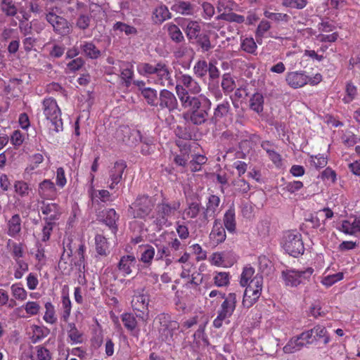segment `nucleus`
I'll use <instances>...</instances> for the list:
<instances>
[{
    "label": "nucleus",
    "mask_w": 360,
    "mask_h": 360,
    "mask_svg": "<svg viewBox=\"0 0 360 360\" xmlns=\"http://www.w3.org/2000/svg\"><path fill=\"white\" fill-rule=\"evenodd\" d=\"M209 64L205 60H199L195 63L193 67V72L197 77L202 78L207 73Z\"/></svg>",
    "instance_id": "nucleus-47"
},
{
    "label": "nucleus",
    "mask_w": 360,
    "mask_h": 360,
    "mask_svg": "<svg viewBox=\"0 0 360 360\" xmlns=\"http://www.w3.org/2000/svg\"><path fill=\"white\" fill-rule=\"evenodd\" d=\"M310 162L316 169H319L326 166L328 160L323 155L318 154L316 155H311Z\"/></svg>",
    "instance_id": "nucleus-53"
},
{
    "label": "nucleus",
    "mask_w": 360,
    "mask_h": 360,
    "mask_svg": "<svg viewBox=\"0 0 360 360\" xmlns=\"http://www.w3.org/2000/svg\"><path fill=\"white\" fill-rule=\"evenodd\" d=\"M40 210L42 214L45 215L43 220L44 221L56 223L61 215V210L60 206L54 202H46L42 200Z\"/></svg>",
    "instance_id": "nucleus-16"
},
{
    "label": "nucleus",
    "mask_w": 360,
    "mask_h": 360,
    "mask_svg": "<svg viewBox=\"0 0 360 360\" xmlns=\"http://www.w3.org/2000/svg\"><path fill=\"white\" fill-rule=\"evenodd\" d=\"M283 248L290 255L297 257L304 252L301 233L297 231H288L283 239Z\"/></svg>",
    "instance_id": "nucleus-5"
},
{
    "label": "nucleus",
    "mask_w": 360,
    "mask_h": 360,
    "mask_svg": "<svg viewBox=\"0 0 360 360\" xmlns=\"http://www.w3.org/2000/svg\"><path fill=\"white\" fill-rule=\"evenodd\" d=\"M159 321L160 323L159 333H161L162 340L167 341L169 338H172L174 332L179 329V323L171 320L170 316L165 314L159 315Z\"/></svg>",
    "instance_id": "nucleus-15"
},
{
    "label": "nucleus",
    "mask_w": 360,
    "mask_h": 360,
    "mask_svg": "<svg viewBox=\"0 0 360 360\" xmlns=\"http://www.w3.org/2000/svg\"><path fill=\"white\" fill-rule=\"evenodd\" d=\"M155 201L147 195L138 197L129 206V213L134 218H144L153 210Z\"/></svg>",
    "instance_id": "nucleus-10"
},
{
    "label": "nucleus",
    "mask_w": 360,
    "mask_h": 360,
    "mask_svg": "<svg viewBox=\"0 0 360 360\" xmlns=\"http://www.w3.org/2000/svg\"><path fill=\"white\" fill-rule=\"evenodd\" d=\"M231 276L229 272L215 271L213 276V281L217 287H226L230 283Z\"/></svg>",
    "instance_id": "nucleus-36"
},
{
    "label": "nucleus",
    "mask_w": 360,
    "mask_h": 360,
    "mask_svg": "<svg viewBox=\"0 0 360 360\" xmlns=\"http://www.w3.org/2000/svg\"><path fill=\"white\" fill-rule=\"evenodd\" d=\"M38 193L44 200H54L57 196L56 186L49 179H45L39 184Z\"/></svg>",
    "instance_id": "nucleus-18"
},
{
    "label": "nucleus",
    "mask_w": 360,
    "mask_h": 360,
    "mask_svg": "<svg viewBox=\"0 0 360 360\" xmlns=\"http://www.w3.org/2000/svg\"><path fill=\"white\" fill-rule=\"evenodd\" d=\"M119 215L114 209H108L103 211V221L110 229L113 233L117 231V221Z\"/></svg>",
    "instance_id": "nucleus-23"
},
{
    "label": "nucleus",
    "mask_w": 360,
    "mask_h": 360,
    "mask_svg": "<svg viewBox=\"0 0 360 360\" xmlns=\"http://www.w3.org/2000/svg\"><path fill=\"white\" fill-rule=\"evenodd\" d=\"M172 71L165 64L159 63V84L172 89L174 81L172 77Z\"/></svg>",
    "instance_id": "nucleus-20"
},
{
    "label": "nucleus",
    "mask_w": 360,
    "mask_h": 360,
    "mask_svg": "<svg viewBox=\"0 0 360 360\" xmlns=\"http://www.w3.org/2000/svg\"><path fill=\"white\" fill-rule=\"evenodd\" d=\"M159 100L161 107L167 108L169 110L174 109L177 105V101L175 96L169 90H162Z\"/></svg>",
    "instance_id": "nucleus-22"
},
{
    "label": "nucleus",
    "mask_w": 360,
    "mask_h": 360,
    "mask_svg": "<svg viewBox=\"0 0 360 360\" xmlns=\"http://www.w3.org/2000/svg\"><path fill=\"white\" fill-rule=\"evenodd\" d=\"M136 259L133 255H124L121 257L118 263V269L124 276L129 275L132 271V268L135 267Z\"/></svg>",
    "instance_id": "nucleus-25"
},
{
    "label": "nucleus",
    "mask_w": 360,
    "mask_h": 360,
    "mask_svg": "<svg viewBox=\"0 0 360 360\" xmlns=\"http://www.w3.org/2000/svg\"><path fill=\"white\" fill-rule=\"evenodd\" d=\"M358 94L356 86L352 82H347L345 86V96L342 98L344 103L347 104L353 101Z\"/></svg>",
    "instance_id": "nucleus-38"
},
{
    "label": "nucleus",
    "mask_w": 360,
    "mask_h": 360,
    "mask_svg": "<svg viewBox=\"0 0 360 360\" xmlns=\"http://www.w3.org/2000/svg\"><path fill=\"white\" fill-rule=\"evenodd\" d=\"M179 207V201L163 199L159 204V226H170Z\"/></svg>",
    "instance_id": "nucleus-8"
},
{
    "label": "nucleus",
    "mask_w": 360,
    "mask_h": 360,
    "mask_svg": "<svg viewBox=\"0 0 360 360\" xmlns=\"http://www.w3.org/2000/svg\"><path fill=\"white\" fill-rule=\"evenodd\" d=\"M201 210V205L199 202H191L188 204V206L184 211V214L186 218L195 219L196 218Z\"/></svg>",
    "instance_id": "nucleus-40"
},
{
    "label": "nucleus",
    "mask_w": 360,
    "mask_h": 360,
    "mask_svg": "<svg viewBox=\"0 0 360 360\" xmlns=\"http://www.w3.org/2000/svg\"><path fill=\"white\" fill-rule=\"evenodd\" d=\"M46 20L52 26L56 34L64 37L70 33V23L65 18L58 15L53 8L50 9L46 13Z\"/></svg>",
    "instance_id": "nucleus-11"
},
{
    "label": "nucleus",
    "mask_w": 360,
    "mask_h": 360,
    "mask_svg": "<svg viewBox=\"0 0 360 360\" xmlns=\"http://www.w3.org/2000/svg\"><path fill=\"white\" fill-rule=\"evenodd\" d=\"M21 223L22 220L18 214H15L7 222V234L12 237L15 238L21 232Z\"/></svg>",
    "instance_id": "nucleus-24"
},
{
    "label": "nucleus",
    "mask_w": 360,
    "mask_h": 360,
    "mask_svg": "<svg viewBox=\"0 0 360 360\" xmlns=\"http://www.w3.org/2000/svg\"><path fill=\"white\" fill-rule=\"evenodd\" d=\"M127 167L126 162L119 160L114 163V165L109 170V178L111 184L109 185L110 189H113L122 179V175Z\"/></svg>",
    "instance_id": "nucleus-17"
},
{
    "label": "nucleus",
    "mask_w": 360,
    "mask_h": 360,
    "mask_svg": "<svg viewBox=\"0 0 360 360\" xmlns=\"http://www.w3.org/2000/svg\"><path fill=\"white\" fill-rule=\"evenodd\" d=\"M15 191L19 194L20 196L27 195L29 193V186L27 183L18 181L14 184Z\"/></svg>",
    "instance_id": "nucleus-62"
},
{
    "label": "nucleus",
    "mask_w": 360,
    "mask_h": 360,
    "mask_svg": "<svg viewBox=\"0 0 360 360\" xmlns=\"http://www.w3.org/2000/svg\"><path fill=\"white\" fill-rule=\"evenodd\" d=\"M322 80V75L320 73L316 74L313 77H309L304 71H292L287 72L285 82L292 89H299L309 84L314 86Z\"/></svg>",
    "instance_id": "nucleus-4"
},
{
    "label": "nucleus",
    "mask_w": 360,
    "mask_h": 360,
    "mask_svg": "<svg viewBox=\"0 0 360 360\" xmlns=\"http://www.w3.org/2000/svg\"><path fill=\"white\" fill-rule=\"evenodd\" d=\"M82 53L91 59H97L101 56V51L91 41H84L80 45Z\"/></svg>",
    "instance_id": "nucleus-29"
},
{
    "label": "nucleus",
    "mask_w": 360,
    "mask_h": 360,
    "mask_svg": "<svg viewBox=\"0 0 360 360\" xmlns=\"http://www.w3.org/2000/svg\"><path fill=\"white\" fill-rule=\"evenodd\" d=\"M164 28L167 30L171 39L176 43L184 40V36L179 27L174 24H167Z\"/></svg>",
    "instance_id": "nucleus-37"
},
{
    "label": "nucleus",
    "mask_w": 360,
    "mask_h": 360,
    "mask_svg": "<svg viewBox=\"0 0 360 360\" xmlns=\"http://www.w3.org/2000/svg\"><path fill=\"white\" fill-rule=\"evenodd\" d=\"M207 161L206 156L202 155H195L190 161V168L192 172H198L201 169L202 165Z\"/></svg>",
    "instance_id": "nucleus-46"
},
{
    "label": "nucleus",
    "mask_w": 360,
    "mask_h": 360,
    "mask_svg": "<svg viewBox=\"0 0 360 360\" xmlns=\"http://www.w3.org/2000/svg\"><path fill=\"white\" fill-rule=\"evenodd\" d=\"M32 335L30 338L31 342L36 344L49 334V329L44 326L33 325L32 327Z\"/></svg>",
    "instance_id": "nucleus-34"
},
{
    "label": "nucleus",
    "mask_w": 360,
    "mask_h": 360,
    "mask_svg": "<svg viewBox=\"0 0 360 360\" xmlns=\"http://www.w3.org/2000/svg\"><path fill=\"white\" fill-rule=\"evenodd\" d=\"M46 312L44 316V319L46 322L49 323H54L56 321V319L54 316L55 311L54 307L51 302H46L45 304Z\"/></svg>",
    "instance_id": "nucleus-56"
},
{
    "label": "nucleus",
    "mask_w": 360,
    "mask_h": 360,
    "mask_svg": "<svg viewBox=\"0 0 360 360\" xmlns=\"http://www.w3.org/2000/svg\"><path fill=\"white\" fill-rule=\"evenodd\" d=\"M70 330H68V337L75 343H81L82 333L77 329L75 323L69 324Z\"/></svg>",
    "instance_id": "nucleus-57"
},
{
    "label": "nucleus",
    "mask_w": 360,
    "mask_h": 360,
    "mask_svg": "<svg viewBox=\"0 0 360 360\" xmlns=\"http://www.w3.org/2000/svg\"><path fill=\"white\" fill-rule=\"evenodd\" d=\"M223 221L225 228L229 233H234L236 229V211L233 207H230L224 213Z\"/></svg>",
    "instance_id": "nucleus-27"
},
{
    "label": "nucleus",
    "mask_w": 360,
    "mask_h": 360,
    "mask_svg": "<svg viewBox=\"0 0 360 360\" xmlns=\"http://www.w3.org/2000/svg\"><path fill=\"white\" fill-rule=\"evenodd\" d=\"M313 273L314 269L307 267L302 271L289 269L283 271L282 274L287 285L296 287L300 283H304L306 281H309Z\"/></svg>",
    "instance_id": "nucleus-12"
},
{
    "label": "nucleus",
    "mask_w": 360,
    "mask_h": 360,
    "mask_svg": "<svg viewBox=\"0 0 360 360\" xmlns=\"http://www.w3.org/2000/svg\"><path fill=\"white\" fill-rule=\"evenodd\" d=\"M112 31L117 35L124 33L126 36L136 35L137 30L134 26H131L122 22H116L112 26Z\"/></svg>",
    "instance_id": "nucleus-30"
},
{
    "label": "nucleus",
    "mask_w": 360,
    "mask_h": 360,
    "mask_svg": "<svg viewBox=\"0 0 360 360\" xmlns=\"http://www.w3.org/2000/svg\"><path fill=\"white\" fill-rule=\"evenodd\" d=\"M68 4V10L71 13H82L87 11V6L79 0H69Z\"/></svg>",
    "instance_id": "nucleus-45"
},
{
    "label": "nucleus",
    "mask_w": 360,
    "mask_h": 360,
    "mask_svg": "<svg viewBox=\"0 0 360 360\" xmlns=\"http://www.w3.org/2000/svg\"><path fill=\"white\" fill-rule=\"evenodd\" d=\"M1 5V11L8 17H13L18 13L17 7L15 6L14 2L12 0H8L5 3H3Z\"/></svg>",
    "instance_id": "nucleus-50"
},
{
    "label": "nucleus",
    "mask_w": 360,
    "mask_h": 360,
    "mask_svg": "<svg viewBox=\"0 0 360 360\" xmlns=\"http://www.w3.org/2000/svg\"><path fill=\"white\" fill-rule=\"evenodd\" d=\"M221 87L225 93L231 92L236 87V84L230 75L225 74L223 75L221 81Z\"/></svg>",
    "instance_id": "nucleus-54"
},
{
    "label": "nucleus",
    "mask_w": 360,
    "mask_h": 360,
    "mask_svg": "<svg viewBox=\"0 0 360 360\" xmlns=\"http://www.w3.org/2000/svg\"><path fill=\"white\" fill-rule=\"evenodd\" d=\"M220 202L219 197L216 195H210L207 198L205 208L198 219L200 226L207 225L210 218H214L216 216Z\"/></svg>",
    "instance_id": "nucleus-14"
},
{
    "label": "nucleus",
    "mask_w": 360,
    "mask_h": 360,
    "mask_svg": "<svg viewBox=\"0 0 360 360\" xmlns=\"http://www.w3.org/2000/svg\"><path fill=\"white\" fill-rule=\"evenodd\" d=\"M96 250L101 255L105 257L110 253L107 239L102 235L97 234L95 236Z\"/></svg>",
    "instance_id": "nucleus-33"
},
{
    "label": "nucleus",
    "mask_w": 360,
    "mask_h": 360,
    "mask_svg": "<svg viewBox=\"0 0 360 360\" xmlns=\"http://www.w3.org/2000/svg\"><path fill=\"white\" fill-rule=\"evenodd\" d=\"M11 288L13 296L15 299L25 300L27 298V291L23 288L19 286L18 284H13Z\"/></svg>",
    "instance_id": "nucleus-60"
},
{
    "label": "nucleus",
    "mask_w": 360,
    "mask_h": 360,
    "mask_svg": "<svg viewBox=\"0 0 360 360\" xmlns=\"http://www.w3.org/2000/svg\"><path fill=\"white\" fill-rule=\"evenodd\" d=\"M235 292H230L228 295L222 294L221 298L224 301L220 305L217 311V316L213 321V326L215 328H220L224 321L229 323V319L233 315L237 305L238 298Z\"/></svg>",
    "instance_id": "nucleus-3"
},
{
    "label": "nucleus",
    "mask_w": 360,
    "mask_h": 360,
    "mask_svg": "<svg viewBox=\"0 0 360 360\" xmlns=\"http://www.w3.org/2000/svg\"><path fill=\"white\" fill-rule=\"evenodd\" d=\"M201 31V27L198 22L189 21L186 25V34L189 39H196Z\"/></svg>",
    "instance_id": "nucleus-41"
},
{
    "label": "nucleus",
    "mask_w": 360,
    "mask_h": 360,
    "mask_svg": "<svg viewBox=\"0 0 360 360\" xmlns=\"http://www.w3.org/2000/svg\"><path fill=\"white\" fill-rule=\"evenodd\" d=\"M314 343V334L311 329L303 331L299 335L292 337L283 347L285 354H292L300 351L304 346Z\"/></svg>",
    "instance_id": "nucleus-9"
},
{
    "label": "nucleus",
    "mask_w": 360,
    "mask_h": 360,
    "mask_svg": "<svg viewBox=\"0 0 360 360\" xmlns=\"http://www.w3.org/2000/svg\"><path fill=\"white\" fill-rule=\"evenodd\" d=\"M37 352V360H51V354L48 349L42 345H38L35 347Z\"/></svg>",
    "instance_id": "nucleus-61"
},
{
    "label": "nucleus",
    "mask_w": 360,
    "mask_h": 360,
    "mask_svg": "<svg viewBox=\"0 0 360 360\" xmlns=\"http://www.w3.org/2000/svg\"><path fill=\"white\" fill-rule=\"evenodd\" d=\"M226 238L225 229L219 219H215L210 233V239L213 245L216 246L223 243Z\"/></svg>",
    "instance_id": "nucleus-19"
},
{
    "label": "nucleus",
    "mask_w": 360,
    "mask_h": 360,
    "mask_svg": "<svg viewBox=\"0 0 360 360\" xmlns=\"http://www.w3.org/2000/svg\"><path fill=\"white\" fill-rule=\"evenodd\" d=\"M122 321L124 327L129 330H133L137 326L136 318L132 314L126 313L122 314Z\"/></svg>",
    "instance_id": "nucleus-52"
},
{
    "label": "nucleus",
    "mask_w": 360,
    "mask_h": 360,
    "mask_svg": "<svg viewBox=\"0 0 360 360\" xmlns=\"http://www.w3.org/2000/svg\"><path fill=\"white\" fill-rule=\"evenodd\" d=\"M262 285L263 277L259 274L255 275L246 285L242 302L244 307L248 309L257 301L262 294Z\"/></svg>",
    "instance_id": "nucleus-6"
},
{
    "label": "nucleus",
    "mask_w": 360,
    "mask_h": 360,
    "mask_svg": "<svg viewBox=\"0 0 360 360\" xmlns=\"http://www.w3.org/2000/svg\"><path fill=\"white\" fill-rule=\"evenodd\" d=\"M250 107L255 112L259 113L264 109V97L259 93H255L250 100Z\"/></svg>",
    "instance_id": "nucleus-39"
},
{
    "label": "nucleus",
    "mask_w": 360,
    "mask_h": 360,
    "mask_svg": "<svg viewBox=\"0 0 360 360\" xmlns=\"http://www.w3.org/2000/svg\"><path fill=\"white\" fill-rule=\"evenodd\" d=\"M339 38V33L338 32H333L331 34L319 33L316 36V39L321 43H334Z\"/></svg>",
    "instance_id": "nucleus-55"
},
{
    "label": "nucleus",
    "mask_w": 360,
    "mask_h": 360,
    "mask_svg": "<svg viewBox=\"0 0 360 360\" xmlns=\"http://www.w3.org/2000/svg\"><path fill=\"white\" fill-rule=\"evenodd\" d=\"M175 233L164 232L160 236L159 241L162 243V251L159 256V266H168L172 262L173 257L171 255L169 248L172 243Z\"/></svg>",
    "instance_id": "nucleus-13"
},
{
    "label": "nucleus",
    "mask_w": 360,
    "mask_h": 360,
    "mask_svg": "<svg viewBox=\"0 0 360 360\" xmlns=\"http://www.w3.org/2000/svg\"><path fill=\"white\" fill-rule=\"evenodd\" d=\"M231 105L229 101H224L218 104L214 110L212 121L215 123L220 121L222 118L228 116L231 112Z\"/></svg>",
    "instance_id": "nucleus-26"
},
{
    "label": "nucleus",
    "mask_w": 360,
    "mask_h": 360,
    "mask_svg": "<svg viewBox=\"0 0 360 360\" xmlns=\"http://www.w3.org/2000/svg\"><path fill=\"white\" fill-rule=\"evenodd\" d=\"M43 110L46 119L50 120L53 126V130L56 132L63 130V122L60 117V110L55 99L45 98L43 101Z\"/></svg>",
    "instance_id": "nucleus-7"
},
{
    "label": "nucleus",
    "mask_w": 360,
    "mask_h": 360,
    "mask_svg": "<svg viewBox=\"0 0 360 360\" xmlns=\"http://www.w3.org/2000/svg\"><path fill=\"white\" fill-rule=\"evenodd\" d=\"M264 15L265 18L276 22H287L290 20V16L286 13H274L269 11H264Z\"/></svg>",
    "instance_id": "nucleus-49"
},
{
    "label": "nucleus",
    "mask_w": 360,
    "mask_h": 360,
    "mask_svg": "<svg viewBox=\"0 0 360 360\" xmlns=\"http://www.w3.org/2000/svg\"><path fill=\"white\" fill-rule=\"evenodd\" d=\"M91 22V16L84 13H79L75 22V27L84 31L89 28Z\"/></svg>",
    "instance_id": "nucleus-42"
},
{
    "label": "nucleus",
    "mask_w": 360,
    "mask_h": 360,
    "mask_svg": "<svg viewBox=\"0 0 360 360\" xmlns=\"http://www.w3.org/2000/svg\"><path fill=\"white\" fill-rule=\"evenodd\" d=\"M193 253L196 255L197 261L205 260L207 258V252L202 250V247L198 244H193L191 246Z\"/></svg>",
    "instance_id": "nucleus-64"
},
{
    "label": "nucleus",
    "mask_w": 360,
    "mask_h": 360,
    "mask_svg": "<svg viewBox=\"0 0 360 360\" xmlns=\"http://www.w3.org/2000/svg\"><path fill=\"white\" fill-rule=\"evenodd\" d=\"M176 144L179 147H182V148L180 150V153L175 155L174 162L177 165L185 167L189 160L191 148L186 144L183 145L180 141H177Z\"/></svg>",
    "instance_id": "nucleus-28"
},
{
    "label": "nucleus",
    "mask_w": 360,
    "mask_h": 360,
    "mask_svg": "<svg viewBox=\"0 0 360 360\" xmlns=\"http://www.w3.org/2000/svg\"><path fill=\"white\" fill-rule=\"evenodd\" d=\"M181 105L191 110L186 114L185 117H187L193 124L200 125L207 120L212 103L205 95L200 94L198 96H194L188 101L181 103Z\"/></svg>",
    "instance_id": "nucleus-1"
},
{
    "label": "nucleus",
    "mask_w": 360,
    "mask_h": 360,
    "mask_svg": "<svg viewBox=\"0 0 360 360\" xmlns=\"http://www.w3.org/2000/svg\"><path fill=\"white\" fill-rule=\"evenodd\" d=\"M240 49L250 54L257 55V46L252 37H240Z\"/></svg>",
    "instance_id": "nucleus-35"
},
{
    "label": "nucleus",
    "mask_w": 360,
    "mask_h": 360,
    "mask_svg": "<svg viewBox=\"0 0 360 360\" xmlns=\"http://www.w3.org/2000/svg\"><path fill=\"white\" fill-rule=\"evenodd\" d=\"M217 20H223L229 22H236L242 24L245 22V18L243 15L235 13H223L217 17Z\"/></svg>",
    "instance_id": "nucleus-44"
},
{
    "label": "nucleus",
    "mask_w": 360,
    "mask_h": 360,
    "mask_svg": "<svg viewBox=\"0 0 360 360\" xmlns=\"http://www.w3.org/2000/svg\"><path fill=\"white\" fill-rule=\"evenodd\" d=\"M344 278V274L342 272H338L337 274L328 275L324 276L322 278L321 283L323 285H326L327 287H330L335 284V283L342 280Z\"/></svg>",
    "instance_id": "nucleus-51"
},
{
    "label": "nucleus",
    "mask_w": 360,
    "mask_h": 360,
    "mask_svg": "<svg viewBox=\"0 0 360 360\" xmlns=\"http://www.w3.org/2000/svg\"><path fill=\"white\" fill-rule=\"evenodd\" d=\"M147 296L139 295L134 296L131 301V306L134 310L144 314L145 310L148 309V302Z\"/></svg>",
    "instance_id": "nucleus-32"
},
{
    "label": "nucleus",
    "mask_w": 360,
    "mask_h": 360,
    "mask_svg": "<svg viewBox=\"0 0 360 360\" xmlns=\"http://www.w3.org/2000/svg\"><path fill=\"white\" fill-rule=\"evenodd\" d=\"M176 92L181 103L193 98L189 94H198L201 91L200 84L190 75L182 74L177 79Z\"/></svg>",
    "instance_id": "nucleus-2"
},
{
    "label": "nucleus",
    "mask_w": 360,
    "mask_h": 360,
    "mask_svg": "<svg viewBox=\"0 0 360 360\" xmlns=\"http://www.w3.org/2000/svg\"><path fill=\"white\" fill-rule=\"evenodd\" d=\"M311 330L314 334V342L322 341L323 344L326 345L330 342V336L325 326L316 325L311 328Z\"/></svg>",
    "instance_id": "nucleus-31"
},
{
    "label": "nucleus",
    "mask_w": 360,
    "mask_h": 360,
    "mask_svg": "<svg viewBox=\"0 0 360 360\" xmlns=\"http://www.w3.org/2000/svg\"><path fill=\"white\" fill-rule=\"evenodd\" d=\"M174 7L177 13L182 15H191L193 13V6L189 1H179L176 2Z\"/></svg>",
    "instance_id": "nucleus-48"
},
{
    "label": "nucleus",
    "mask_w": 360,
    "mask_h": 360,
    "mask_svg": "<svg viewBox=\"0 0 360 360\" xmlns=\"http://www.w3.org/2000/svg\"><path fill=\"white\" fill-rule=\"evenodd\" d=\"M233 185L237 191L240 193H248L250 188V184L243 179H236Z\"/></svg>",
    "instance_id": "nucleus-63"
},
{
    "label": "nucleus",
    "mask_w": 360,
    "mask_h": 360,
    "mask_svg": "<svg viewBox=\"0 0 360 360\" xmlns=\"http://www.w3.org/2000/svg\"><path fill=\"white\" fill-rule=\"evenodd\" d=\"M303 187L304 184L301 181H292L286 182L284 189L292 194L300 191Z\"/></svg>",
    "instance_id": "nucleus-58"
},
{
    "label": "nucleus",
    "mask_w": 360,
    "mask_h": 360,
    "mask_svg": "<svg viewBox=\"0 0 360 360\" xmlns=\"http://www.w3.org/2000/svg\"><path fill=\"white\" fill-rule=\"evenodd\" d=\"M338 230L346 235L354 236L360 232V217H354L353 221L349 220H343Z\"/></svg>",
    "instance_id": "nucleus-21"
},
{
    "label": "nucleus",
    "mask_w": 360,
    "mask_h": 360,
    "mask_svg": "<svg viewBox=\"0 0 360 360\" xmlns=\"http://www.w3.org/2000/svg\"><path fill=\"white\" fill-rule=\"evenodd\" d=\"M320 33L330 32L335 30V24L328 20H322L317 25Z\"/></svg>",
    "instance_id": "nucleus-59"
},
{
    "label": "nucleus",
    "mask_w": 360,
    "mask_h": 360,
    "mask_svg": "<svg viewBox=\"0 0 360 360\" xmlns=\"http://www.w3.org/2000/svg\"><path fill=\"white\" fill-rule=\"evenodd\" d=\"M255 269L250 265L245 266L240 275V284L243 287L248 285L250 281L253 279Z\"/></svg>",
    "instance_id": "nucleus-43"
}]
</instances>
